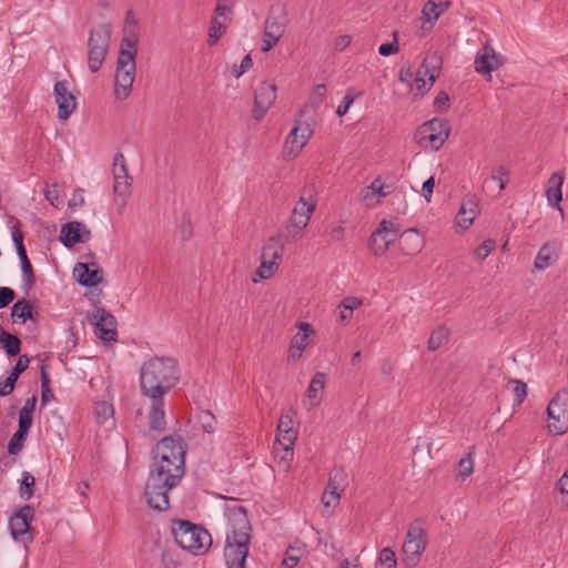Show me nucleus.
I'll return each mask as SVG.
<instances>
[{
	"label": "nucleus",
	"instance_id": "nucleus-1",
	"mask_svg": "<svg viewBox=\"0 0 568 568\" xmlns=\"http://www.w3.org/2000/svg\"><path fill=\"white\" fill-rule=\"evenodd\" d=\"M185 473V449L181 438L166 436L152 450L144 496L146 504L159 511L170 507L169 491L176 487Z\"/></svg>",
	"mask_w": 568,
	"mask_h": 568
},
{
	"label": "nucleus",
	"instance_id": "nucleus-2",
	"mask_svg": "<svg viewBox=\"0 0 568 568\" xmlns=\"http://www.w3.org/2000/svg\"><path fill=\"white\" fill-rule=\"evenodd\" d=\"M138 21L132 10L125 14L124 36L121 40L120 51L116 62L115 73V98L124 100L131 93L132 84L135 79V57L138 54Z\"/></svg>",
	"mask_w": 568,
	"mask_h": 568
},
{
	"label": "nucleus",
	"instance_id": "nucleus-3",
	"mask_svg": "<svg viewBox=\"0 0 568 568\" xmlns=\"http://www.w3.org/2000/svg\"><path fill=\"white\" fill-rule=\"evenodd\" d=\"M224 558L227 568H246L250 551L252 525L242 506L227 509Z\"/></svg>",
	"mask_w": 568,
	"mask_h": 568
},
{
	"label": "nucleus",
	"instance_id": "nucleus-4",
	"mask_svg": "<svg viewBox=\"0 0 568 568\" xmlns=\"http://www.w3.org/2000/svg\"><path fill=\"white\" fill-rule=\"evenodd\" d=\"M179 378L174 358L154 356L140 369L141 393L146 397H164L176 385Z\"/></svg>",
	"mask_w": 568,
	"mask_h": 568
},
{
	"label": "nucleus",
	"instance_id": "nucleus-5",
	"mask_svg": "<svg viewBox=\"0 0 568 568\" xmlns=\"http://www.w3.org/2000/svg\"><path fill=\"white\" fill-rule=\"evenodd\" d=\"M172 534L182 549L194 555L204 554L212 545V537L206 529L186 520L175 521Z\"/></svg>",
	"mask_w": 568,
	"mask_h": 568
},
{
	"label": "nucleus",
	"instance_id": "nucleus-6",
	"mask_svg": "<svg viewBox=\"0 0 568 568\" xmlns=\"http://www.w3.org/2000/svg\"><path fill=\"white\" fill-rule=\"evenodd\" d=\"M111 41L110 24H99L92 29L88 39V65L91 72H98L108 53Z\"/></svg>",
	"mask_w": 568,
	"mask_h": 568
},
{
	"label": "nucleus",
	"instance_id": "nucleus-7",
	"mask_svg": "<svg viewBox=\"0 0 568 568\" xmlns=\"http://www.w3.org/2000/svg\"><path fill=\"white\" fill-rule=\"evenodd\" d=\"M427 544L428 539L425 528L418 520L414 521L409 526L403 544V564L408 568L416 567L420 561Z\"/></svg>",
	"mask_w": 568,
	"mask_h": 568
},
{
	"label": "nucleus",
	"instance_id": "nucleus-8",
	"mask_svg": "<svg viewBox=\"0 0 568 568\" xmlns=\"http://www.w3.org/2000/svg\"><path fill=\"white\" fill-rule=\"evenodd\" d=\"M284 247V242L280 235L268 237L262 247L261 264L254 275L261 280L271 278L280 267Z\"/></svg>",
	"mask_w": 568,
	"mask_h": 568
},
{
	"label": "nucleus",
	"instance_id": "nucleus-9",
	"mask_svg": "<svg viewBox=\"0 0 568 568\" xmlns=\"http://www.w3.org/2000/svg\"><path fill=\"white\" fill-rule=\"evenodd\" d=\"M443 64L442 55L437 52L427 54L417 72L414 74L412 88L416 95L423 97L434 85Z\"/></svg>",
	"mask_w": 568,
	"mask_h": 568
},
{
	"label": "nucleus",
	"instance_id": "nucleus-10",
	"mask_svg": "<svg viewBox=\"0 0 568 568\" xmlns=\"http://www.w3.org/2000/svg\"><path fill=\"white\" fill-rule=\"evenodd\" d=\"M88 321L94 325L95 334L104 342L112 343L116 341V320L104 307L94 305L88 312Z\"/></svg>",
	"mask_w": 568,
	"mask_h": 568
},
{
	"label": "nucleus",
	"instance_id": "nucleus-11",
	"mask_svg": "<svg viewBox=\"0 0 568 568\" xmlns=\"http://www.w3.org/2000/svg\"><path fill=\"white\" fill-rule=\"evenodd\" d=\"M312 134L313 130L307 122L296 120L295 125L285 140L282 151L283 156L292 159L296 158L306 145Z\"/></svg>",
	"mask_w": 568,
	"mask_h": 568
},
{
	"label": "nucleus",
	"instance_id": "nucleus-12",
	"mask_svg": "<svg viewBox=\"0 0 568 568\" xmlns=\"http://www.w3.org/2000/svg\"><path fill=\"white\" fill-rule=\"evenodd\" d=\"M450 126L447 120L432 119L419 128L420 139L428 141L432 150H439L448 139Z\"/></svg>",
	"mask_w": 568,
	"mask_h": 568
},
{
	"label": "nucleus",
	"instance_id": "nucleus-13",
	"mask_svg": "<svg viewBox=\"0 0 568 568\" xmlns=\"http://www.w3.org/2000/svg\"><path fill=\"white\" fill-rule=\"evenodd\" d=\"M276 84L267 80L261 82L255 89L252 115L256 121L262 120L273 105L276 100Z\"/></svg>",
	"mask_w": 568,
	"mask_h": 568
},
{
	"label": "nucleus",
	"instance_id": "nucleus-14",
	"mask_svg": "<svg viewBox=\"0 0 568 568\" xmlns=\"http://www.w3.org/2000/svg\"><path fill=\"white\" fill-rule=\"evenodd\" d=\"M315 206V201L312 199L306 200L304 196L296 202L286 227L287 232L292 234L293 237L308 225Z\"/></svg>",
	"mask_w": 568,
	"mask_h": 568
},
{
	"label": "nucleus",
	"instance_id": "nucleus-15",
	"mask_svg": "<svg viewBox=\"0 0 568 568\" xmlns=\"http://www.w3.org/2000/svg\"><path fill=\"white\" fill-rule=\"evenodd\" d=\"M54 98L58 104V116L68 120L77 108V99L69 89L67 80L57 81L54 84Z\"/></svg>",
	"mask_w": 568,
	"mask_h": 568
},
{
	"label": "nucleus",
	"instance_id": "nucleus-16",
	"mask_svg": "<svg viewBox=\"0 0 568 568\" xmlns=\"http://www.w3.org/2000/svg\"><path fill=\"white\" fill-rule=\"evenodd\" d=\"M113 191L116 195L128 197L131 194L132 178L129 175L125 158L116 153L113 159Z\"/></svg>",
	"mask_w": 568,
	"mask_h": 568
},
{
	"label": "nucleus",
	"instance_id": "nucleus-17",
	"mask_svg": "<svg viewBox=\"0 0 568 568\" xmlns=\"http://www.w3.org/2000/svg\"><path fill=\"white\" fill-rule=\"evenodd\" d=\"M504 62V57L496 53V51L488 43H486L483 48H480L475 57V70L480 74L490 75V73L499 69Z\"/></svg>",
	"mask_w": 568,
	"mask_h": 568
},
{
	"label": "nucleus",
	"instance_id": "nucleus-18",
	"mask_svg": "<svg viewBox=\"0 0 568 568\" xmlns=\"http://www.w3.org/2000/svg\"><path fill=\"white\" fill-rule=\"evenodd\" d=\"M91 232L78 221H71L61 227L60 240L65 247H73L77 243L89 241Z\"/></svg>",
	"mask_w": 568,
	"mask_h": 568
},
{
	"label": "nucleus",
	"instance_id": "nucleus-19",
	"mask_svg": "<svg viewBox=\"0 0 568 568\" xmlns=\"http://www.w3.org/2000/svg\"><path fill=\"white\" fill-rule=\"evenodd\" d=\"M34 517V508L31 505H24L9 520V527L13 539H19L26 535Z\"/></svg>",
	"mask_w": 568,
	"mask_h": 568
},
{
	"label": "nucleus",
	"instance_id": "nucleus-20",
	"mask_svg": "<svg viewBox=\"0 0 568 568\" xmlns=\"http://www.w3.org/2000/svg\"><path fill=\"white\" fill-rule=\"evenodd\" d=\"M345 471L343 468H334L329 473L328 481L322 495V503L325 507L335 506L339 500V487L345 480Z\"/></svg>",
	"mask_w": 568,
	"mask_h": 568
},
{
	"label": "nucleus",
	"instance_id": "nucleus-21",
	"mask_svg": "<svg viewBox=\"0 0 568 568\" xmlns=\"http://www.w3.org/2000/svg\"><path fill=\"white\" fill-rule=\"evenodd\" d=\"M92 266H94L93 270H91L89 265L84 263L75 264L73 268V275L77 277V281L80 285L91 287L102 282L103 271L99 268L94 263H92Z\"/></svg>",
	"mask_w": 568,
	"mask_h": 568
},
{
	"label": "nucleus",
	"instance_id": "nucleus-22",
	"mask_svg": "<svg viewBox=\"0 0 568 568\" xmlns=\"http://www.w3.org/2000/svg\"><path fill=\"white\" fill-rule=\"evenodd\" d=\"M555 408H559V395L557 394L547 407L548 417L551 420L548 424L550 433L561 435L568 430V410L562 414H555Z\"/></svg>",
	"mask_w": 568,
	"mask_h": 568
},
{
	"label": "nucleus",
	"instance_id": "nucleus-23",
	"mask_svg": "<svg viewBox=\"0 0 568 568\" xmlns=\"http://www.w3.org/2000/svg\"><path fill=\"white\" fill-rule=\"evenodd\" d=\"M294 410L288 409L281 414L278 425H277V435L282 442H286V445H294V442L297 438V432L294 429Z\"/></svg>",
	"mask_w": 568,
	"mask_h": 568
},
{
	"label": "nucleus",
	"instance_id": "nucleus-24",
	"mask_svg": "<svg viewBox=\"0 0 568 568\" xmlns=\"http://www.w3.org/2000/svg\"><path fill=\"white\" fill-rule=\"evenodd\" d=\"M151 406L149 410V426L151 430L162 432L165 429L164 397H149Z\"/></svg>",
	"mask_w": 568,
	"mask_h": 568
},
{
	"label": "nucleus",
	"instance_id": "nucleus-25",
	"mask_svg": "<svg viewBox=\"0 0 568 568\" xmlns=\"http://www.w3.org/2000/svg\"><path fill=\"white\" fill-rule=\"evenodd\" d=\"M565 181V174L562 172H555L550 175L547 187H546V197L548 204L551 206L560 209V202L562 200L561 186Z\"/></svg>",
	"mask_w": 568,
	"mask_h": 568
},
{
	"label": "nucleus",
	"instance_id": "nucleus-26",
	"mask_svg": "<svg viewBox=\"0 0 568 568\" xmlns=\"http://www.w3.org/2000/svg\"><path fill=\"white\" fill-rule=\"evenodd\" d=\"M452 6V0H428L422 10L427 22H435Z\"/></svg>",
	"mask_w": 568,
	"mask_h": 568
},
{
	"label": "nucleus",
	"instance_id": "nucleus-27",
	"mask_svg": "<svg viewBox=\"0 0 568 568\" xmlns=\"http://www.w3.org/2000/svg\"><path fill=\"white\" fill-rule=\"evenodd\" d=\"M296 327L298 332L291 339L292 348H296V351H304L310 338L315 335V329L306 322H298Z\"/></svg>",
	"mask_w": 568,
	"mask_h": 568
},
{
	"label": "nucleus",
	"instance_id": "nucleus-28",
	"mask_svg": "<svg viewBox=\"0 0 568 568\" xmlns=\"http://www.w3.org/2000/svg\"><path fill=\"white\" fill-rule=\"evenodd\" d=\"M386 225V220H383L378 227L371 235L368 245L374 255L384 254L390 245L388 241L383 236V231H385Z\"/></svg>",
	"mask_w": 568,
	"mask_h": 568
},
{
	"label": "nucleus",
	"instance_id": "nucleus-29",
	"mask_svg": "<svg viewBox=\"0 0 568 568\" xmlns=\"http://www.w3.org/2000/svg\"><path fill=\"white\" fill-rule=\"evenodd\" d=\"M325 387V374L316 373L311 381V384L307 388L306 396L310 400V408L317 406L321 402L320 393Z\"/></svg>",
	"mask_w": 568,
	"mask_h": 568
},
{
	"label": "nucleus",
	"instance_id": "nucleus-30",
	"mask_svg": "<svg viewBox=\"0 0 568 568\" xmlns=\"http://www.w3.org/2000/svg\"><path fill=\"white\" fill-rule=\"evenodd\" d=\"M11 317L14 322L26 323L28 320L33 321V308L29 301L20 300L16 302L11 308Z\"/></svg>",
	"mask_w": 568,
	"mask_h": 568
},
{
	"label": "nucleus",
	"instance_id": "nucleus-31",
	"mask_svg": "<svg viewBox=\"0 0 568 568\" xmlns=\"http://www.w3.org/2000/svg\"><path fill=\"white\" fill-rule=\"evenodd\" d=\"M0 343L2 344L9 357H14L20 354L21 341L13 334L6 332L0 326Z\"/></svg>",
	"mask_w": 568,
	"mask_h": 568
},
{
	"label": "nucleus",
	"instance_id": "nucleus-32",
	"mask_svg": "<svg viewBox=\"0 0 568 568\" xmlns=\"http://www.w3.org/2000/svg\"><path fill=\"white\" fill-rule=\"evenodd\" d=\"M20 263H21V270H22V276H23V288L28 293L31 287L34 285L36 276L33 273L32 265L28 258L27 252H22L21 254H18Z\"/></svg>",
	"mask_w": 568,
	"mask_h": 568
},
{
	"label": "nucleus",
	"instance_id": "nucleus-33",
	"mask_svg": "<svg viewBox=\"0 0 568 568\" xmlns=\"http://www.w3.org/2000/svg\"><path fill=\"white\" fill-rule=\"evenodd\" d=\"M305 552L304 545H292L287 548L285 552V557L283 559V565L287 568H294L298 565L301 558Z\"/></svg>",
	"mask_w": 568,
	"mask_h": 568
},
{
	"label": "nucleus",
	"instance_id": "nucleus-34",
	"mask_svg": "<svg viewBox=\"0 0 568 568\" xmlns=\"http://www.w3.org/2000/svg\"><path fill=\"white\" fill-rule=\"evenodd\" d=\"M36 478L29 471H23L21 475L19 494L23 500H29L34 494Z\"/></svg>",
	"mask_w": 568,
	"mask_h": 568
},
{
	"label": "nucleus",
	"instance_id": "nucleus-35",
	"mask_svg": "<svg viewBox=\"0 0 568 568\" xmlns=\"http://www.w3.org/2000/svg\"><path fill=\"white\" fill-rule=\"evenodd\" d=\"M554 253L555 251L551 245H542L535 258V267L537 270H545L549 267L552 262Z\"/></svg>",
	"mask_w": 568,
	"mask_h": 568
},
{
	"label": "nucleus",
	"instance_id": "nucleus-36",
	"mask_svg": "<svg viewBox=\"0 0 568 568\" xmlns=\"http://www.w3.org/2000/svg\"><path fill=\"white\" fill-rule=\"evenodd\" d=\"M448 329L443 326H439L436 329H434L428 339V349L437 351L438 348H440L448 341Z\"/></svg>",
	"mask_w": 568,
	"mask_h": 568
},
{
	"label": "nucleus",
	"instance_id": "nucleus-37",
	"mask_svg": "<svg viewBox=\"0 0 568 568\" xmlns=\"http://www.w3.org/2000/svg\"><path fill=\"white\" fill-rule=\"evenodd\" d=\"M264 32L266 37L280 40L284 33V26L276 18L268 16L265 20Z\"/></svg>",
	"mask_w": 568,
	"mask_h": 568
},
{
	"label": "nucleus",
	"instance_id": "nucleus-38",
	"mask_svg": "<svg viewBox=\"0 0 568 568\" xmlns=\"http://www.w3.org/2000/svg\"><path fill=\"white\" fill-rule=\"evenodd\" d=\"M27 436V432L17 429V432L12 435L8 444V452L10 455H17L22 450Z\"/></svg>",
	"mask_w": 568,
	"mask_h": 568
},
{
	"label": "nucleus",
	"instance_id": "nucleus-39",
	"mask_svg": "<svg viewBox=\"0 0 568 568\" xmlns=\"http://www.w3.org/2000/svg\"><path fill=\"white\" fill-rule=\"evenodd\" d=\"M225 31L226 26L219 21L216 18H212L209 29V45L216 44Z\"/></svg>",
	"mask_w": 568,
	"mask_h": 568
},
{
	"label": "nucleus",
	"instance_id": "nucleus-40",
	"mask_svg": "<svg viewBox=\"0 0 568 568\" xmlns=\"http://www.w3.org/2000/svg\"><path fill=\"white\" fill-rule=\"evenodd\" d=\"M474 471V459L471 454H467L457 464V477L462 480L469 477Z\"/></svg>",
	"mask_w": 568,
	"mask_h": 568
},
{
	"label": "nucleus",
	"instance_id": "nucleus-41",
	"mask_svg": "<svg viewBox=\"0 0 568 568\" xmlns=\"http://www.w3.org/2000/svg\"><path fill=\"white\" fill-rule=\"evenodd\" d=\"M53 398L50 388V377L45 371V366H41V404L44 406Z\"/></svg>",
	"mask_w": 568,
	"mask_h": 568
},
{
	"label": "nucleus",
	"instance_id": "nucleus-42",
	"mask_svg": "<svg viewBox=\"0 0 568 568\" xmlns=\"http://www.w3.org/2000/svg\"><path fill=\"white\" fill-rule=\"evenodd\" d=\"M377 562L379 566L378 568H396V555L390 548H383L379 552Z\"/></svg>",
	"mask_w": 568,
	"mask_h": 568
},
{
	"label": "nucleus",
	"instance_id": "nucleus-43",
	"mask_svg": "<svg viewBox=\"0 0 568 568\" xmlns=\"http://www.w3.org/2000/svg\"><path fill=\"white\" fill-rule=\"evenodd\" d=\"M496 247V241L488 239L485 240L479 246L474 250V256L478 261H484Z\"/></svg>",
	"mask_w": 568,
	"mask_h": 568
},
{
	"label": "nucleus",
	"instance_id": "nucleus-44",
	"mask_svg": "<svg viewBox=\"0 0 568 568\" xmlns=\"http://www.w3.org/2000/svg\"><path fill=\"white\" fill-rule=\"evenodd\" d=\"M369 192L372 195L377 194L378 197H386L390 193L389 186L382 183L379 178L375 179L367 187V194L365 195V199H368Z\"/></svg>",
	"mask_w": 568,
	"mask_h": 568
},
{
	"label": "nucleus",
	"instance_id": "nucleus-45",
	"mask_svg": "<svg viewBox=\"0 0 568 568\" xmlns=\"http://www.w3.org/2000/svg\"><path fill=\"white\" fill-rule=\"evenodd\" d=\"M94 413L97 415V418H98L99 423L102 424L106 419L112 417V415H113V407H112L111 404H109L106 402H100V403H97V405L94 407Z\"/></svg>",
	"mask_w": 568,
	"mask_h": 568
},
{
	"label": "nucleus",
	"instance_id": "nucleus-46",
	"mask_svg": "<svg viewBox=\"0 0 568 568\" xmlns=\"http://www.w3.org/2000/svg\"><path fill=\"white\" fill-rule=\"evenodd\" d=\"M475 217H473L467 212V205H462L457 215H456V225L459 226L463 231L469 229L473 224Z\"/></svg>",
	"mask_w": 568,
	"mask_h": 568
},
{
	"label": "nucleus",
	"instance_id": "nucleus-47",
	"mask_svg": "<svg viewBox=\"0 0 568 568\" xmlns=\"http://www.w3.org/2000/svg\"><path fill=\"white\" fill-rule=\"evenodd\" d=\"M58 187L59 185L57 183H53L51 185L47 184L43 191L45 200L50 202V204H52L54 207H59L62 204V201L59 196Z\"/></svg>",
	"mask_w": 568,
	"mask_h": 568
},
{
	"label": "nucleus",
	"instance_id": "nucleus-48",
	"mask_svg": "<svg viewBox=\"0 0 568 568\" xmlns=\"http://www.w3.org/2000/svg\"><path fill=\"white\" fill-rule=\"evenodd\" d=\"M202 428L207 434H213L216 429V418L215 416L210 412H203L200 416Z\"/></svg>",
	"mask_w": 568,
	"mask_h": 568
},
{
	"label": "nucleus",
	"instance_id": "nucleus-49",
	"mask_svg": "<svg viewBox=\"0 0 568 568\" xmlns=\"http://www.w3.org/2000/svg\"><path fill=\"white\" fill-rule=\"evenodd\" d=\"M399 51L398 45V32H393V41L389 43H384L379 47L378 52L383 57H388L390 54H395Z\"/></svg>",
	"mask_w": 568,
	"mask_h": 568
},
{
	"label": "nucleus",
	"instance_id": "nucleus-50",
	"mask_svg": "<svg viewBox=\"0 0 568 568\" xmlns=\"http://www.w3.org/2000/svg\"><path fill=\"white\" fill-rule=\"evenodd\" d=\"M282 449L283 455L281 456L282 460L288 462L293 458V445H286V442H282L280 437L275 438L274 450L278 453Z\"/></svg>",
	"mask_w": 568,
	"mask_h": 568
},
{
	"label": "nucleus",
	"instance_id": "nucleus-51",
	"mask_svg": "<svg viewBox=\"0 0 568 568\" xmlns=\"http://www.w3.org/2000/svg\"><path fill=\"white\" fill-rule=\"evenodd\" d=\"M355 100V95L353 93V89H348L343 101L337 106L336 113L338 116H344L347 112L349 106L353 104Z\"/></svg>",
	"mask_w": 568,
	"mask_h": 568
},
{
	"label": "nucleus",
	"instance_id": "nucleus-52",
	"mask_svg": "<svg viewBox=\"0 0 568 568\" xmlns=\"http://www.w3.org/2000/svg\"><path fill=\"white\" fill-rule=\"evenodd\" d=\"M410 240L415 241L416 244L414 247H412V251H407L406 254H414L415 252H418L420 248V243L416 230H407L403 234H400V241L403 244Z\"/></svg>",
	"mask_w": 568,
	"mask_h": 568
},
{
	"label": "nucleus",
	"instance_id": "nucleus-53",
	"mask_svg": "<svg viewBox=\"0 0 568 568\" xmlns=\"http://www.w3.org/2000/svg\"><path fill=\"white\" fill-rule=\"evenodd\" d=\"M511 384H514V394H515V400L516 403L520 404L524 402L525 397L527 396V385L518 379L510 381Z\"/></svg>",
	"mask_w": 568,
	"mask_h": 568
},
{
	"label": "nucleus",
	"instance_id": "nucleus-54",
	"mask_svg": "<svg viewBox=\"0 0 568 568\" xmlns=\"http://www.w3.org/2000/svg\"><path fill=\"white\" fill-rule=\"evenodd\" d=\"M386 224L383 236L392 244L399 236V229L394 222L386 221Z\"/></svg>",
	"mask_w": 568,
	"mask_h": 568
},
{
	"label": "nucleus",
	"instance_id": "nucleus-55",
	"mask_svg": "<svg viewBox=\"0 0 568 568\" xmlns=\"http://www.w3.org/2000/svg\"><path fill=\"white\" fill-rule=\"evenodd\" d=\"M508 173V170L501 165L494 170L491 174V180L498 182V193L505 189L506 182L503 180V176H507Z\"/></svg>",
	"mask_w": 568,
	"mask_h": 568
},
{
	"label": "nucleus",
	"instance_id": "nucleus-56",
	"mask_svg": "<svg viewBox=\"0 0 568 568\" xmlns=\"http://www.w3.org/2000/svg\"><path fill=\"white\" fill-rule=\"evenodd\" d=\"M16 297V293L12 288L7 286L0 287V310L8 306Z\"/></svg>",
	"mask_w": 568,
	"mask_h": 568
},
{
	"label": "nucleus",
	"instance_id": "nucleus-57",
	"mask_svg": "<svg viewBox=\"0 0 568 568\" xmlns=\"http://www.w3.org/2000/svg\"><path fill=\"white\" fill-rule=\"evenodd\" d=\"M17 378L12 376L11 374L0 383V396L6 397L10 395L16 386Z\"/></svg>",
	"mask_w": 568,
	"mask_h": 568
},
{
	"label": "nucleus",
	"instance_id": "nucleus-58",
	"mask_svg": "<svg viewBox=\"0 0 568 568\" xmlns=\"http://www.w3.org/2000/svg\"><path fill=\"white\" fill-rule=\"evenodd\" d=\"M32 426V414H29L28 410L19 412V426L18 429L22 432L29 433V429Z\"/></svg>",
	"mask_w": 568,
	"mask_h": 568
},
{
	"label": "nucleus",
	"instance_id": "nucleus-59",
	"mask_svg": "<svg viewBox=\"0 0 568 568\" xmlns=\"http://www.w3.org/2000/svg\"><path fill=\"white\" fill-rule=\"evenodd\" d=\"M30 363V359L27 355H21L19 359L17 361L11 375L14 376L17 379L19 376L28 368Z\"/></svg>",
	"mask_w": 568,
	"mask_h": 568
},
{
	"label": "nucleus",
	"instance_id": "nucleus-60",
	"mask_svg": "<svg viewBox=\"0 0 568 568\" xmlns=\"http://www.w3.org/2000/svg\"><path fill=\"white\" fill-rule=\"evenodd\" d=\"M362 300L357 298V297H346L344 298L337 306V308H345V310H348L351 312V314H353V312L358 308L361 305H362Z\"/></svg>",
	"mask_w": 568,
	"mask_h": 568
},
{
	"label": "nucleus",
	"instance_id": "nucleus-61",
	"mask_svg": "<svg viewBox=\"0 0 568 568\" xmlns=\"http://www.w3.org/2000/svg\"><path fill=\"white\" fill-rule=\"evenodd\" d=\"M161 561L165 568H178L179 567V561L176 560L174 554L169 549H165L162 551Z\"/></svg>",
	"mask_w": 568,
	"mask_h": 568
},
{
	"label": "nucleus",
	"instance_id": "nucleus-62",
	"mask_svg": "<svg viewBox=\"0 0 568 568\" xmlns=\"http://www.w3.org/2000/svg\"><path fill=\"white\" fill-rule=\"evenodd\" d=\"M449 97L445 91H440L435 100H434V106L437 110H444L448 108Z\"/></svg>",
	"mask_w": 568,
	"mask_h": 568
},
{
	"label": "nucleus",
	"instance_id": "nucleus-63",
	"mask_svg": "<svg viewBox=\"0 0 568 568\" xmlns=\"http://www.w3.org/2000/svg\"><path fill=\"white\" fill-rule=\"evenodd\" d=\"M326 94V87L324 84H317L312 95V102L316 105L321 104Z\"/></svg>",
	"mask_w": 568,
	"mask_h": 568
},
{
	"label": "nucleus",
	"instance_id": "nucleus-64",
	"mask_svg": "<svg viewBox=\"0 0 568 568\" xmlns=\"http://www.w3.org/2000/svg\"><path fill=\"white\" fill-rule=\"evenodd\" d=\"M352 42V37L348 34L339 36L334 41V49L336 51H343L346 49Z\"/></svg>",
	"mask_w": 568,
	"mask_h": 568
}]
</instances>
